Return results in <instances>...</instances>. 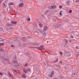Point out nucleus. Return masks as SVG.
Listing matches in <instances>:
<instances>
[{"instance_id":"nucleus-46","label":"nucleus","mask_w":79,"mask_h":79,"mask_svg":"<svg viewBox=\"0 0 79 79\" xmlns=\"http://www.w3.org/2000/svg\"><path fill=\"white\" fill-rule=\"evenodd\" d=\"M37 71H38V72H39V73H40V70L39 69L38 70H37Z\"/></svg>"},{"instance_id":"nucleus-11","label":"nucleus","mask_w":79,"mask_h":79,"mask_svg":"<svg viewBox=\"0 0 79 79\" xmlns=\"http://www.w3.org/2000/svg\"><path fill=\"white\" fill-rule=\"evenodd\" d=\"M53 73H54V72H52V73H51L50 75H48L49 77H52L53 74H54Z\"/></svg>"},{"instance_id":"nucleus-36","label":"nucleus","mask_w":79,"mask_h":79,"mask_svg":"<svg viewBox=\"0 0 79 79\" xmlns=\"http://www.w3.org/2000/svg\"><path fill=\"white\" fill-rule=\"evenodd\" d=\"M28 66V64H25V65H24V66Z\"/></svg>"},{"instance_id":"nucleus-34","label":"nucleus","mask_w":79,"mask_h":79,"mask_svg":"<svg viewBox=\"0 0 79 79\" xmlns=\"http://www.w3.org/2000/svg\"><path fill=\"white\" fill-rule=\"evenodd\" d=\"M0 31H3V28H2V27H0Z\"/></svg>"},{"instance_id":"nucleus-59","label":"nucleus","mask_w":79,"mask_h":79,"mask_svg":"<svg viewBox=\"0 0 79 79\" xmlns=\"http://www.w3.org/2000/svg\"><path fill=\"white\" fill-rule=\"evenodd\" d=\"M64 51H65V50H64Z\"/></svg>"},{"instance_id":"nucleus-21","label":"nucleus","mask_w":79,"mask_h":79,"mask_svg":"<svg viewBox=\"0 0 79 79\" xmlns=\"http://www.w3.org/2000/svg\"><path fill=\"white\" fill-rule=\"evenodd\" d=\"M44 34L43 35V36L44 37H46V35H47V33H45V32L44 31Z\"/></svg>"},{"instance_id":"nucleus-1","label":"nucleus","mask_w":79,"mask_h":79,"mask_svg":"<svg viewBox=\"0 0 79 79\" xmlns=\"http://www.w3.org/2000/svg\"><path fill=\"white\" fill-rule=\"evenodd\" d=\"M12 63H13L15 65V68H20L21 66V64L20 63H18V61H17V60H14L12 61Z\"/></svg>"},{"instance_id":"nucleus-26","label":"nucleus","mask_w":79,"mask_h":79,"mask_svg":"<svg viewBox=\"0 0 79 79\" xmlns=\"http://www.w3.org/2000/svg\"><path fill=\"white\" fill-rule=\"evenodd\" d=\"M39 26H40V27H42L43 26V25H42V23H40L39 24Z\"/></svg>"},{"instance_id":"nucleus-22","label":"nucleus","mask_w":79,"mask_h":79,"mask_svg":"<svg viewBox=\"0 0 79 79\" xmlns=\"http://www.w3.org/2000/svg\"><path fill=\"white\" fill-rule=\"evenodd\" d=\"M64 40L66 44H68V40H67L65 39Z\"/></svg>"},{"instance_id":"nucleus-56","label":"nucleus","mask_w":79,"mask_h":79,"mask_svg":"<svg viewBox=\"0 0 79 79\" xmlns=\"http://www.w3.org/2000/svg\"><path fill=\"white\" fill-rule=\"evenodd\" d=\"M66 67H67V66H68V65H66Z\"/></svg>"},{"instance_id":"nucleus-51","label":"nucleus","mask_w":79,"mask_h":79,"mask_svg":"<svg viewBox=\"0 0 79 79\" xmlns=\"http://www.w3.org/2000/svg\"><path fill=\"white\" fill-rule=\"evenodd\" d=\"M60 63H61V64L62 63V61H60Z\"/></svg>"},{"instance_id":"nucleus-30","label":"nucleus","mask_w":79,"mask_h":79,"mask_svg":"<svg viewBox=\"0 0 79 79\" xmlns=\"http://www.w3.org/2000/svg\"><path fill=\"white\" fill-rule=\"evenodd\" d=\"M60 79H64V77H63V76H60Z\"/></svg>"},{"instance_id":"nucleus-15","label":"nucleus","mask_w":79,"mask_h":79,"mask_svg":"<svg viewBox=\"0 0 79 79\" xmlns=\"http://www.w3.org/2000/svg\"><path fill=\"white\" fill-rule=\"evenodd\" d=\"M4 41H5V39L2 38H0V42H4Z\"/></svg>"},{"instance_id":"nucleus-6","label":"nucleus","mask_w":79,"mask_h":79,"mask_svg":"<svg viewBox=\"0 0 79 79\" xmlns=\"http://www.w3.org/2000/svg\"><path fill=\"white\" fill-rule=\"evenodd\" d=\"M56 5H54L53 6H50L49 7V9H55V8H56Z\"/></svg>"},{"instance_id":"nucleus-52","label":"nucleus","mask_w":79,"mask_h":79,"mask_svg":"<svg viewBox=\"0 0 79 79\" xmlns=\"http://www.w3.org/2000/svg\"><path fill=\"white\" fill-rule=\"evenodd\" d=\"M0 74H1V75H2V73H1V72H0Z\"/></svg>"},{"instance_id":"nucleus-60","label":"nucleus","mask_w":79,"mask_h":79,"mask_svg":"<svg viewBox=\"0 0 79 79\" xmlns=\"http://www.w3.org/2000/svg\"><path fill=\"white\" fill-rule=\"evenodd\" d=\"M67 50V49H66V50Z\"/></svg>"},{"instance_id":"nucleus-35","label":"nucleus","mask_w":79,"mask_h":79,"mask_svg":"<svg viewBox=\"0 0 79 79\" xmlns=\"http://www.w3.org/2000/svg\"><path fill=\"white\" fill-rule=\"evenodd\" d=\"M20 2L21 3H23L24 1L23 0H20Z\"/></svg>"},{"instance_id":"nucleus-45","label":"nucleus","mask_w":79,"mask_h":79,"mask_svg":"<svg viewBox=\"0 0 79 79\" xmlns=\"http://www.w3.org/2000/svg\"><path fill=\"white\" fill-rule=\"evenodd\" d=\"M14 71H15V73H17V70H14Z\"/></svg>"},{"instance_id":"nucleus-13","label":"nucleus","mask_w":79,"mask_h":79,"mask_svg":"<svg viewBox=\"0 0 79 79\" xmlns=\"http://www.w3.org/2000/svg\"><path fill=\"white\" fill-rule=\"evenodd\" d=\"M11 23L13 24H17V22L15 21H11Z\"/></svg>"},{"instance_id":"nucleus-38","label":"nucleus","mask_w":79,"mask_h":79,"mask_svg":"<svg viewBox=\"0 0 79 79\" xmlns=\"http://www.w3.org/2000/svg\"><path fill=\"white\" fill-rule=\"evenodd\" d=\"M60 53L61 55H63V52H60Z\"/></svg>"},{"instance_id":"nucleus-24","label":"nucleus","mask_w":79,"mask_h":79,"mask_svg":"<svg viewBox=\"0 0 79 79\" xmlns=\"http://www.w3.org/2000/svg\"><path fill=\"white\" fill-rule=\"evenodd\" d=\"M67 56H71V54L70 53H67Z\"/></svg>"},{"instance_id":"nucleus-5","label":"nucleus","mask_w":79,"mask_h":79,"mask_svg":"<svg viewBox=\"0 0 79 79\" xmlns=\"http://www.w3.org/2000/svg\"><path fill=\"white\" fill-rule=\"evenodd\" d=\"M76 76H77V73H73V72L72 74V77H76Z\"/></svg>"},{"instance_id":"nucleus-33","label":"nucleus","mask_w":79,"mask_h":79,"mask_svg":"<svg viewBox=\"0 0 79 79\" xmlns=\"http://www.w3.org/2000/svg\"><path fill=\"white\" fill-rule=\"evenodd\" d=\"M4 45V43H0V46H2V45Z\"/></svg>"},{"instance_id":"nucleus-2","label":"nucleus","mask_w":79,"mask_h":79,"mask_svg":"<svg viewBox=\"0 0 79 79\" xmlns=\"http://www.w3.org/2000/svg\"><path fill=\"white\" fill-rule=\"evenodd\" d=\"M45 14L48 18H51V15L50 14V12L49 10H48L45 11Z\"/></svg>"},{"instance_id":"nucleus-20","label":"nucleus","mask_w":79,"mask_h":79,"mask_svg":"<svg viewBox=\"0 0 79 79\" xmlns=\"http://www.w3.org/2000/svg\"><path fill=\"white\" fill-rule=\"evenodd\" d=\"M55 27L56 28H58L59 27V26L58 24H57L55 25Z\"/></svg>"},{"instance_id":"nucleus-40","label":"nucleus","mask_w":79,"mask_h":79,"mask_svg":"<svg viewBox=\"0 0 79 79\" xmlns=\"http://www.w3.org/2000/svg\"><path fill=\"white\" fill-rule=\"evenodd\" d=\"M76 48L77 49H78V48H79V47H77V46H76Z\"/></svg>"},{"instance_id":"nucleus-42","label":"nucleus","mask_w":79,"mask_h":79,"mask_svg":"<svg viewBox=\"0 0 79 79\" xmlns=\"http://www.w3.org/2000/svg\"><path fill=\"white\" fill-rule=\"evenodd\" d=\"M59 8H62V6H59Z\"/></svg>"},{"instance_id":"nucleus-57","label":"nucleus","mask_w":79,"mask_h":79,"mask_svg":"<svg viewBox=\"0 0 79 79\" xmlns=\"http://www.w3.org/2000/svg\"><path fill=\"white\" fill-rule=\"evenodd\" d=\"M12 29V28H10V29Z\"/></svg>"},{"instance_id":"nucleus-3","label":"nucleus","mask_w":79,"mask_h":79,"mask_svg":"<svg viewBox=\"0 0 79 79\" xmlns=\"http://www.w3.org/2000/svg\"><path fill=\"white\" fill-rule=\"evenodd\" d=\"M8 2V0H6L3 2L2 6L3 8H5L7 6V2Z\"/></svg>"},{"instance_id":"nucleus-58","label":"nucleus","mask_w":79,"mask_h":79,"mask_svg":"<svg viewBox=\"0 0 79 79\" xmlns=\"http://www.w3.org/2000/svg\"><path fill=\"white\" fill-rule=\"evenodd\" d=\"M16 39H18V38H16Z\"/></svg>"},{"instance_id":"nucleus-47","label":"nucleus","mask_w":79,"mask_h":79,"mask_svg":"<svg viewBox=\"0 0 79 79\" xmlns=\"http://www.w3.org/2000/svg\"><path fill=\"white\" fill-rule=\"evenodd\" d=\"M44 47V45H41V46H40L41 47Z\"/></svg>"},{"instance_id":"nucleus-43","label":"nucleus","mask_w":79,"mask_h":79,"mask_svg":"<svg viewBox=\"0 0 79 79\" xmlns=\"http://www.w3.org/2000/svg\"><path fill=\"white\" fill-rule=\"evenodd\" d=\"M11 47H12V48L15 47V46H13V45H11Z\"/></svg>"},{"instance_id":"nucleus-53","label":"nucleus","mask_w":79,"mask_h":79,"mask_svg":"<svg viewBox=\"0 0 79 79\" xmlns=\"http://www.w3.org/2000/svg\"><path fill=\"white\" fill-rule=\"evenodd\" d=\"M54 79H57L56 78H54Z\"/></svg>"},{"instance_id":"nucleus-25","label":"nucleus","mask_w":79,"mask_h":79,"mask_svg":"<svg viewBox=\"0 0 79 79\" xmlns=\"http://www.w3.org/2000/svg\"><path fill=\"white\" fill-rule=\"evenodd\" d=\"M0 52H4V50L2 48H0Z\"/></svg>"},{"instance_id":"nucleus-28","label":"nucleus","mask_w":79,"mask_h":79,"mask_svg":"<svg viewBox=\"0 0 79 79\" xmlns=\"http://www.w3.org/2000/svg\"><path fill=\"white\" fill-rule=\"evenodd\" d=\"M62 12V11H60V16H62V15H63V14L61 13Z\"/></svg>"},{"instance_id":"nucleus-31","label":"nucleus","mask_w":79,"mask_h":79,"mask_svg":"<svg viewBox=\"0 0 79 79\" xmlns=\"http://www.w3.org/2000/svg\"><path fill=\"white\" fill-rule=\"evenodd\" d=\"M69 13H72V10H70L69 11Z\"/></svg>"},{"instance_id":"nucleus-18","label":"nucleus","mask_w":79,"mask_h":79,"mask_svg":"<svg viewBox=\"0 0 79 79\" xmlns=\"http://www.w3.org/2000/svg\"><path fill=\"white\" fill-rule=\"evenodd\" d=\"M70 1H66V4L67 5H69V2Z\"/></svg>"},{"instance_id":"nucleus-17","label":"nucleus","mask_w":79,"mask_h":79,"mask_svg":"<svg viewBox=\"0 0 79 79\" xmlns=\"http://www.w3.org/2000/svg\"><path fill=\"white\" fill-rule=\"evenodd\" d=\"M23 72L25 73H27V69L26 68H24L23 69Z\"/></svg>"},{"instance_id":"nucleus-41","label":"nucleus","mask_w":79,"mask_h":79,"mask_svg":"<svg viewBox=\"0 0 79 79\" xmlns=\"http://www.w3.org/2000/svg\"><path fill=\"white\" fill-rule=\"evenodd\" d=\"M28 71H29V72H30L31 71V69L29 68L28 69Z\"/></svg>"},{"instance_id":"nucleus-10","label":"nucleus","mask_w":79,"mask_h":79,"mask_svg":"<svg viewBox=\"0 0 79 79\" xmlns=\"http://www.w3.org/2000/svg\"><path fill=\"white\" fill-rule=\"evenodd\" d=\"M48 29V27L47 26H45L44 27V29H43V31H47Z\"/></svg>"},{"instance_id":"nucleus-14","label":"nucleus","mask_w":79,"mask_h":79,"mask_svg":"<svg viewBox=\"0 0 79 79\" xmlns=\"http://www.w3.org/2000/svg\"><path fill=\"white\" fill-rule=\"evenodd\" d=\"M3 60H5V61H7V62H9V63L10 62V60H8V59L4 58L3 59Z\"/></svg>"},{"instance_id":"nucleus-54","label":"nucleus","mask_w":79,"mask_h":79,"mask_svg":"<svg viewBox=\"0 0 79 79\" xmlns=\"http://www.w3.org/2000/svg\"><path fill=\"white\" fill-rule=\"evenodd\" d=\"M41 49H43L42 48H40Z\"/></svg>"},{"instance_id":"nucleus-16","label":"nucleus","mask_w":79,"mask_h":79,"mask_svg":"<svg viewBox=\"0 0 79 79\" xmlns=\"http://www.w3.org/2000/svg\"><path fill=\"white\" fill-rule=\"evenodd\" d=\"M9 6H10V5H14V4L13 2H10L8 4Z\"/></svg>"},{"instance_id":"nucleus-8","label":"nucleus","mask_w":79,"mask_h":79,"mask_svg":"<svg viewBox=\"0 0 79 79\" xmlns=\"http://www.w3.org/2000/svg\"><path fill=\"white\" fill-rule=\"evenodd\" d=\"M23 6H24V4L23 3H20L19 5V7H23Z\"/></svg>"},{"instance_id":"nucleus-55","label":"nucleus","mask_w":79,"mask_h":79,"mask_svg":"<svg viewBox=\"0 0 79 79\" xmlns=\"http://www.w3.org/2000/svg\"><path fill=\"white\" fill-rule=\"evenodd\" d=\"M68 66H69V65H68Z\"/></svg>"},{"instance_id":"nucleus-19","label":"nucleus","mask_w":79,"mask_h":79,"mask_svg":"<svg viewBox=\"0 0 79 79\" xmlns=\"http://www.w3.org/2000/svg\"><path fill=\"white\" fill-rule=\"evenodd\" d=\"M44 64L45 66H48V62L46 61L44 63Z\"/></svg>"},{"instance_id":"nucleus-37","label":"nucleus","mask_w":79,"mask_h":79,"mask_svg":"<svg viewBox=\"0 0 79 79\" xmlns=\"http://www.w3.org/2000/svg\"><path fill=\"white\" fill-rule=\"evenodd\" d=\"M27 20L28 21H30L31 19H30V18H28Z\"/></svg>"},{"instance_id":"nucleus-32","label":"nucleus","mask_w":79,"mask_h":79,"mask_svg":"<svg viewBox=\"0 0 79 79\" xmlns=\"http://www.w3.org/2000/svg\"><path fill=\"white\" fill-rule=\"evenodd\" d=\"M75 2H76L77 3H79V0H76L75 1Z\"/></svg>"},{"instance_id":"nucleus-12","label":"nucleus","mask_w":79,"mask_h":79,"mask_svg":"<svg viewBox=\"0 0 79 79\" xmlns=\"http://www.w3.org/2000/svg\"><path fill=\"white\" fill-rule=\"evenodd\" d=\"M54 60H55L54 62H55V63H57V62H58V59L57 57H56Z\"/></svg>"},{"instance_id":"nucleus-49","label":"nucleus","mask_w":79,"mask_h":79,"mask_svg":"<svg viewBox=\"0 0 79 79\" xmlns=\"http://www.w3.org/2000/svg\"><path fill=\"white\" fill-rule=\"evenodd\" d=\"M28 38H29V39H30V38H31V36H28Z\"/></svg>"},{"instance_id":"nucleus-29","label":"nucleus","mask_w":79,"mask_h":79,"mask_svg":"<svg viewBox=\"0 0 79 79\" xmlns=\"http://www.w3.org/2000/svg\"><path fill=\"white\" fill-rule=\"evenodd\" d=\"M40 32L41 33V34H43V33H44V31L42 30L40 31Z\"/></svg>"},{"instance_id":"nucleus-9","label":"nucleus","mask_w":79,"mask_h":79,"mask_svg":"<svg viewBox=\"0 0 79 79\" xmlns=\"http://www.w3.org/2000/svg\"><path fill=\"white\" fill-rule=\"evenodd\" d=\"M37 27V25H34L33 27H32V29L33 31H34L35 29H36Z\"/></svg>"},{"instance_id":"nucleus-4","label":"nucleus","mask_w":79,"mask_h":79,"mask_svg":"<svg viewBox=\"0 0 79 79\" xmlns=\"http://www.w3.org/2000/svg\"><path fill=\"white\" fill-rule=\"evenodd\" d=\"M7 12L10 11V13H11L13 11V9L11 7H8L7 8Z\"/></svg>"},{"instance_id":"nucleus-23","label":"nucleus","mask_w":79,"mask_h":79,"mask_svg":"<svg viewBox=\"0 0 79 79\" xmlns=\"http://www.w3.org/2000/svg\"><path fill=\"white\" fill-rule=\"evenodd\" d=\"M22 76L23 78H26V75L25 74H23L22 75Z\"/></svg>"},{"instance_id":"nucleus-50","label":"nucleus","mask_w":79,"mask_h":79,"mask_svg":"<svg viewBox=\"0 0 79 79\" xmlns=\"http://www.w3.org/2000/svg\"><path fill=\"white\" fill-rule=\"evenodd\" d=\"M69 42H72V41L71 40H70V41H69Z\"/></svg>"},{"instance_id":"nucleus-27","label":"nucleus","mask_w":79,"mask_h":79,"mask_svg":"<svg viewBox=\"0 0 79 79\" xmlns=\"http://www.w3.org/2000/svg\"><path fill=\"white\" fill-rule=\"evenodd\" d=\"M11 24H10L8 23L6 25V26H10Z\"/></svg>"},{"instance_id":"nucleus-39","label":"nucleus","mask_w":79,"mask_h":79,"mask_svg":"<svg viewBox=\"0 0 79 79\" xmlns=\"http://www.w3.org/2000/svg\"><path fill=\"white\" fill-rule=\"evenodd\" d=\"M70 37L72 39H73V38H74V37L73 36H72V35Z\"/></svg>"},{"instance_id":"nucleus-7","label":"nucleus","mask_w":79,"mask_h":79,"mask_svg":"<svg viewBox=\"0 0 79 79\" xmlns=\"http://www.w3.org/2000/svg\"><path fill=\"white\" fill-rule=\"evenodd\" d=\"M8 74L9 76L10 77H11L12 79H15V77H13L12 76V75L10 73H8Z\"/></svg>"},{"instance_id":"nucleus-44","label":"nucleus","mask_w":79,"mask_h":79,"mask_svg":"<svg viewBox=\"0 0 79 79\" xmlns=\"http://www.w3.org/2000/svg\"><path fill=\"white\" fill-rule=\"evenodd\" d=\"M58 68H59V69H60V65H59L58 66H57Z\"/></svg>"},{"instance_id":"nucleus-48","label":"nucleus","mask_w":79,"mask_h":79,"mask_svg":"<svg viewBox=\"0 0 79 79\" xmlns=\"http://www.w3.org/2000/svg\"><path fill=\"white\" fill-rule=\"evenodd\" d=\"M2 3V0H0V3Z\"/></svg>"}]
</instances>
